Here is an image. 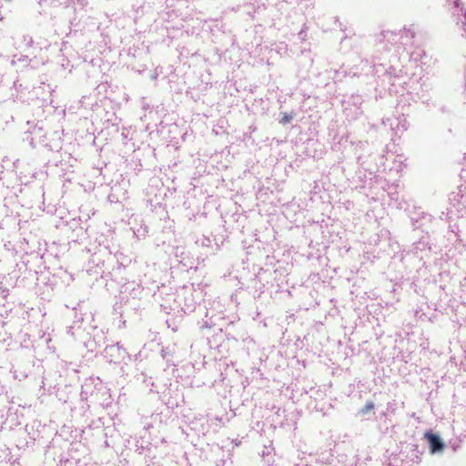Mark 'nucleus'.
Here are the masks:
<instances>
[{"mask_svg": "<svg viewBox=\"0 0 466 466\" xmlns=\"http://www.w3.org/2000/svg\"><path fill=\"white\" fill-rule=\"evenodd\" d=\"M290 120H291V116H289V115H285L282 118V123L287 124V123L290 122Z\"/></svg>", "mask_w": 466, "mask_h": 466, "instance_id": "6", "label": "nucleus"}, {"mask_svg": "<svg viewBox=\"0 0 466 466\" xmlns=\"http://www.w3.org/2000/svg\"><path fill=\"white\" fill-rule=\"evenodd\" d=\"M375 405L372 401H367L365 406L360 410V413L364 415L374 409Z\"/></svg>", "mask_w": 466, "mask_h": 466, "instance_id": "4", "label": "nucleus"}, {"mask_svg": "<svg viewBox=\"0 0 466 466\" xmlns=\"http://www.w3.org/2000/svg\"><path fill=\"white\" fill-rule=\"evenodd\" d=\"M453 200L458 202L459 209H466V186L460 187L459 191L454 195Z\"/></svg>", "mask_w": 466, "mask_h": 466, "instance_id": "3", "label": "nucleus"}, {"mask_svg": "<svg viewBox=\"0 0 466 466\" xmlns=\"http://www.w3.org/2000/svg\"><path fill=\"white\" fill-rule=\"evenodd\" d=\"M305 29H306V27H304L303 29H301V31L299 33V37L301 40H305V37H306V32H305Z\"/></svg>", "mask_w": 466, "mask_h": 466, "instance_id": "5", "label": "nucleus"}, {"mask_svg": "<svg viewBox=\"0 0 466 466\" xmlns=\"http://www.w3.org/2000/svg\"><path fill=\"white\" fill-rule=\"evenodd\" d=\"M384 37L387 41L394 43L400 41V44L405 47L411 46L414 44L415 31L413 28H403L400 33L388 31L384 34Z\"/></svg>", "mask_w": 466, "mask_h": 466, "instance_id": "1", "label": "nucleus"}, {"mask_svg": "<svg viewBox=\"0 0 466 466\" xmlns=\"http://www.w3.org/2000/svg\"><path fill=\"white\" fill-rule=\"evenodd\" d=\"M425 438L428 441L431 453L439 454L443 452L445 444L439 435L431 432H426Z\"/></svg>", "mask_w": 466, "mask_h": 466, "instance_id": "2", "label": "nucleus"}, {"mask_svg": "<svg viewBox=\"0 0 466 466\" xmlns=\"http://www.w3.org/2000/svg\"><path fill=\"white\" fill-rule=\"evenodd\" d=\"M115 348H116V346H111V347H110V350H114ZM116 348H117V349L119 348L118 344H116Z\"/></svg>", "mask_w": 466, "mask_h": 466, "instance_id": "7", "label": "nucleus"}]
</instances>
